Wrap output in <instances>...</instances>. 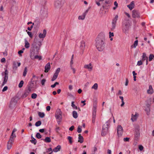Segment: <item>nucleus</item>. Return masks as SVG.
<instances>
[{
	"label": "nucleus",
	"mask_w": 154,
	"mask_h": 154,
	"mask_svg": "<svg viewBox=\"0 0 154 154\" xmlns=\"http://www.w3.org/2000/svg\"><path fill=\"white\" fill-rule=\"evenodd\" d=\"M105 35L103 32H101L96 38V46L97 49L100 51H103L105 47Z\"/></svg>",
	"instance_id": "nucleus-1"
},
{
	"label": "nucleus",
	"mask_w": 154,
	"mask_h": 154,
	"mask_svg": "<svg viewBox=\"0 0 154 154\" xmlns=\"http://www.w3.org/2000/svg\"><path fill=\"white\" fill-rule=\"evenodd\" d=\"M110 122L108 121L106 122V124L103 125L101 135L104 136L107 133L108 129L109 127Z\"/></svg>",
	"instance_id": "nucleus-2"
},
{
	"label": "nucleus",
	"mask_w": 154,
	"mask_h": 154,
	"mask_svg": "<svg viewBox=\"0 0 154 154\" xmlns=\"http://www.w3.org/2000/svg\"><path fill=\"white\" fill-rule=\"evenodd\" d=\"M37 39L35 38L32 46L33 48H35L37 51H38L40 49L42 44L41 42L39 41L37 42Z\"/></svg>",
	"instance_id": "nucleus-3"
},
{
	"label": "nucleus",
	"mask_w": 154,
	"mask_h": 154,
	"mask_svg": "<svg viewBox=\"0 0 154 154\" xmlns=\"http://www.w3.org/2000/svg\"><path fill=\"white\" fill-rule=\"evenodd\" d=\"M130 26V23L128 21L124 22L123 24L122 30L123 32L125 34L128 33Z\"/></svg>",
	"instance_id": "nucleus-4"
},
{
	"label": "nucleus",
	"mask_w": 154,
	"mask_h": 154,
	"mask_svg": "<svg viewBox=\"0 0 154 154\" xmlns=\"http://www.w3.org/2000/svg\"><path fill=\"white\" fill-rule=\"evenodd\" d=\"M17 102V101L15 98H12L10 102L9 107L11 109L14 108L15 107Z\"/></svg>",
	"instance_id": "nucleus-5"
},
{
	"label": "nucleus",
	"mask_w": 154,
	"mask_h": 154,
	"mask_svg": "<svg viewBox=\"0 0 154 154\" xmlns=\"http://www.w3.org/2000/svg\"><path fill=\"white\" fill-rule=\"evenodd\" d=\"M118 15H116L115 16L114 18L112 19V22L111 29L113 30L115 29L116 26V22L118 20Z\"/></svg>",
	"instance_id": "nucleus-6"
},
{
	"label": "nucleus",
	"mask_w": 154,
	"mask_h": 154,
	"mask_svg": "<svg viewBox=\"0 0 154 154\" xmlns=\"http://www.w3.org/2000/svg\"><path fill=\"white\" fill-rule=\"evenodd\" d=\"M55 117L58 120H62V112L60 109H59L57 110L55 115Z\"/></svg>",
	"instance_id": "nucleus-7"
},
{
	"label": "nucleus",
	"mask_w": 154,
	"mask_h": 154,
	"mask_svg": "<svg viewBox=\"0 0 154 154\" xmlns=\"http://www.w3.org/2000/svg\"><path fill=\"white\" fill-rule=\"evenodd\" d=\"M132 14L133 17L134 18L140 17V13L138 11L133 10L132 11Z\"/></svg>",
	"instance_id": "nucleus-8"
},
{
	"label": "nucleus",
	"mask_w": 154,
	"mask_h": 154,
	"mask_svg": "<svg viewBox=\"0 0 154 154\" xmlns=\"http://www.w3.org/2000/svg\"><path fill=\"white\" fill-rule=\"evenodd\" d=\"M123 130L121 125H119L117 127V132L119 136H121L122 134Z\"/></svg>",
	"instance_id": "nucleus-9"
},
{
	"label": "nucleus",
	"mask_w": 154,
	"mask_h": 154,
	"mask_svg": "<svg viewBox=\"0 0 154 154\" xmlns=\"http://www.w3.org/2000/svg\"><path fill=\"white\" fill-rule=\"evenodd\" d=\"M54 6L57 8H60L61 6V3L60 0H55L54 2Z\"/></svg>",
	"instance_id": "nucleus-10"
},
{
	"label": "nucleus",
	"mask_w": 154,
	"mask_h": 154,
	"mask_svg": "<svg viewBox=\"0 0 154 154\" xmlns=\"http://www.w3.org/2000/svg\"><path fill=\"white\" fill-rule=\"evenodd\" d=\"M20 64V63H17L15 61L14 62L13 66V70L15 71L17 70V67L19 66Z\"/></svg>",
	"instance_id": "nucleus-11"
},
{
	"label": "nucleus",
	"mask_w": 154,
	"mask_h": 154,
	"mask_svg": "<svg viewBox=\"0 0 154 154\" xmlns=\"http://www.w3.org/2000/svg\"><path fill=\"white\" fill-rule=\"evenodd\" d=\"M8 71L7 69H6L5 70V73L4 75V80L5 82V80L8 81Z\"/></svg>",
	"instance_id": "nucleus-12"
},
{
	"label": "nucleus",
	"mask_w": 154,
	"mask_h": 154,
	"mask_svg": "<svg viewBox=\"0 0 154 154\" xmlns=\"http://www.w3.org/2000/svg\"><path fill=\"white\" fill-rule=\"evenodd\" d=\"M51 68L50 64V63H48L45 66V72H47L50 70Z\"/></svg>",
	"instance_id": "nucleus-13"
},
{
	"label": "nucleus",
	"mask_w": 154,
	"mask_h": 154,
	"mask_svg": "<svg viewBox=\"0 0 154 154\" xmlns=\"http://www.w3.org/2000/svg\"><path fill=\"white\" fill-rule=\"evenodd\" d=\"M46 34V30L44 29L43 31V33H40L39 35V37L40 38H43L45 37Z\"/></svg>",
	"instance_id": "nucleus-14"
},
{
	"label": "nucleus",
	"mask_w": 154,
	"mask_h": 154,
	"mask_svg": "<svg viewBox=\"0 0 154 154\" xmlns=\"http://www.w3.org/2000/svg\"><path fill=\"white\" fill-rule=\"evenodd\" d=\"M84 68L87 69L89 71H91L92 69V67L91 66V64L90 63L88 64H86L84 66Z\"/></svg>",
	"instance_id": "nucleus-15"
},
{
	"label": "nucleus",
	"mask_w": 154,
	"mask_h": 154,
	"mask_svg": "<svg viewBox=\"0 0 154 154\" xmlns=\"http://www.w3.org/2000/svg\"><path fill=\"white\" fill-rule=\"evenodd\" d=\"M81 45H80V48L83 51L84 50L85 46V42L84 40H82L80 42Z\"/></svg>",
	"instance_id": "nucleus-16"
},
{
	"label": "nucleus",
	"mask_w": 154,
	"mask_h": 154,
	"mask_svg": "<svg viewBox=\"0 0 154 154\" xmlns=\"http://www.w3.org/2000/svg\"><path fill=\"white\" fill-rule=\"evenodd\" d=\"M134 4L133 1L131 2L130 4L127 5V7L129 8L130 10H132L134 7Z\"/></svg>",
	"instance_id": "nucleus-17"
},
{
	"label": "nucleus",
	"mask_w": 154,
	"mask_h": 154,
	"mask_svg": "<svg viewBox=\"0 0 154 154\" xmlns=\"http://www.w3.org/2000/svg\"><path fill=\"white\" fill-rule=\"evenodd\" d=\"M79 140L78 142L80 143H82L84 141V139L83 137L82 136L81 134H79Z\"/></svg>",
	"instance_id": "nucleus-18"
},
{
	"label": "nucleus",
	"mask_w": 154,
	"mask_h": 154,
	"mask_svg": "<svg viewBox=\"0 0 154 154\" xmlns=\"http://www.w3.org/2000/svg\"><path fill=\"white\" fill-rule=\"evenodd\" d=\"M153 90L151 85H149V89L147 90V93L150 94H152L153 92Z\"/></svg>",
	"instance_id": "nucleus-19"
},
{
	"label": "nucleus",
	"mask_w": 154,
	"mask_h": 154,
	"mask_svg": "<svg viewBox=\"0 0 154 154\" xmlns=\"http://www.w3.org/2000/svg\"><path fill=\"white\" fill-rule=\"evenodd\" d=\"M61 148V146L60 145H58L56 147L53 149V151L54 152H57L60 151Z\"/></svg>",
	"instance_id": "nucleus-20"
},
{
	"label": "nucleus",
	"mask_w": 154,
	"mask_h": 154,
	"mask_svg": "<svg viewBox=\"0 0 154 154\" xmlns=\"http://www.w3.org/2000/svg\"><path fill=\"white\" fill-rule=\"evenodd\" d=\"M25 47L26 48H28L30 47V44L26 39H25Z\"/></svg>",
	"instance_id": "nucleus-21"
},
{
	"label": "nucleus",
	"mask_w": 154,
	"mask_h": 154,
	"mask_svg": "<svg viewBox=\"0 0 154 154\" xmlns=\"http://www.w3.org/2000/svg\"><path fill=\"white\" fill-rule=\"evenodd\" d=\"M29 92L28 91H26V90L24 92L22 96V97L23 98H24L27 96L29 94Z\"/></svg>",
	"instance_id": "nucleus-22"
},
{
	"label": "nucleus",
	"mask_w": 154,
	"mask_h": 154,
	"mask_svg": "<svg viewBox=\"0 0 154 154\" xmlns=\"http://www.w3.org/2000/svg\"><path fill=\"white\" fill-rule=\"evenodd\" d=\"M41 140H43L46 143H50L51 142V139L49 137H46L45 139H42Z\"/></svg>",
	"instance_id": "nucleus-23"
},
{
	"label": "nucleus",
	"mask_w": 154,
	"mask_h": 154,
	"mask_svg": "<svg viewBox=\"0 0 154 154\" xmlns=\"http://www.w3.org/2000/svg\"><path fill=\"white\" fill-rule=\"evenodd\" d=\"M140 134L139 131L136 132L134 135L135 139L137 140L140 137Z\"/></svg>",
	"instance_id": "nucleus-24"
},
{
	"label": "nucleus",
	"mask_w": 154,
	"mask_h": 154,
	"mask_svg": "<svg viewBox=\"0 0 154 154\" xmlns=\"http://www.w3.org/2000/svg\"><path fill=\"white\" fill-rule=\"evenodd\" d=\"M13 143V142L10 141V142H9V141H8L7 146V148L8 149H10L11 148Z\"/></svg>",
	"instance_id": "nucleus-25"
},
{
	"label": "nucleus",
	"mask_w": 154,
	"mask_h": 154,
	"mask_svg": "<svg viewBox=\"0 0 154 154\" xmlns=\"http://www.w3.org/2000/svg\"><path fill=\"white\" fill-rule=\"evenodd\" d=\"M13 134H11V136L10 137V139L9 140V142H10V141L13 142V139L15 137H16V136L15 134H14V136H13Z\"/></svg>",
	"instance_id": "nucleus-26"
},
{
	"label": "nucleus",
	"mask_w": 154,
	"mask_h": 154,
	"mask_svg": "<svg viewBox=\"0 0 154 154\" xmlns=\"http://www.w3.org/2000/svg\"><path fill=\"white\" fill-rule=\"evenodd\" d=\"M32 140H30L31 143H33L34 144H35L37 143V140L36 139L34 138L32 136L31 137Z\"/></svg>",
	"instance_id": "nucleus-27"
},
{
	"label": "nucleus",
	"mask_w": 154,
	"mask_h": 154,
	"mask_svg": "<svg viewBox=\"0 0 154 154\" xmlns=\"http://www.w3.org/2000/svg\"><path fill=\"white\" fill-rule=\"evenodd\" d=\"M72 116L74 118L76 119L78 117V114L77 112L75 111H73L72 112Z\"/></svg>",
	"instance_id": "nucleus-28"
},
{
	"label": "nucleus",
	"mask_w": 154,
	"mask_h": 154,
	"mask_svg": "<svg viewBox=\"0 0 154 154\" xmlns=\"http://www.w3.org/2000/svg\"><path fill=\"white\" fill-rule=\"evenodd\" d=\"M147 59H148V58L146 57V53H143L142 55V60L143 61H145Z\"/></svg>",
	"instance_id": "nucleus-29"
},
{
	"label": "nucleus",
	"mask_w": 154,
	"mask_h": 154,
	"mask_svg": "<svg viewBox=\"0 0 154 154\" xmlns=\"http://www.w3.org/2000/svg\"><path fill=\"white\" fill-rule=\"evenodd\" d=\"M85 14H83L82 15L79 16V17L78 19L79 20H83L85 19Z\"/></svg>",
	"instance_id": "nucleus-30"
},
{
	"label": "nucleus",
	"mask_w": 154,
	"mask_h": 154,
	"mask_svg": "<svg viewBox=\"0 0 154 154\" xmlns=\"http://www.w3.org/2000/svg\"><path fill=\"white\" fill-rule=\"evenodd\" d=\"M38 114L40 117L41 118H43L45 115V113L44 112H39L38 113Z\"/></svg>",
	"instance_id": "nucleus-31"
},
{
	"label": "nucleus",
	"mask_w": 154,
	"mask_h": 154,
	"mask_svg": "<svg viewBox=\"0 0 154 154\" xmlns=\"http://www.w3.org/2000/svg\"><path fill=\"white\" fill-rule=\"evenodd\" d=\"M137 115L136 114L134 115L133 114L132 115L131 119L132 121L134 122L136 120L137 118Z\"/></svg>",
	"instance_id": "nucleus-32"
},
{
	"label": "nucleus",
	"mask_w": 154,
	"mask_h": 154,
	"mask_svg": "<svg viewBox=\"0 0 154 154\" xmlns=\"http://www.w3.org/2000/svg\"><path fill=\"white\" fill-rule=\"evenodd\" d=\"M138 40H136L134 43V45H131V47L132 48H135L138 44Z\"/></svg>",
	"instance_id": "nucleus-33"
},
{
	"label": "nucleus",
	"mask_w": 154,
	"mask_h": 154,
	"mask_svg": "<svg viewBox=\"0 0 154 154\" xmlns=\"http://www.w3.org/2000/svg\"><path fill=\"white\" fill-rule=\"evenodd\" d=\"M74 101H72L71 103V106L72 107L73 109H77L78 107L77 106H75V105L74 104Z\"/></svg>",
	"instance_id": "nucleus-34"
},
{
	"label": "nucleus",
	"mask_w": 154,
	"mask_h": 154,
	"mask_svg": "<svg viewBox=\"0 0 154 154\" xmlns=\"http://www.w3.org/2000/svg\"><path fill=\"white\" fill-rule=\"evenodd\" d=\"M41 121H38L35 123V125L36 126L38 127L41 125Z\"/></svg>",
	"instance_id": "nucleus-35"
},
{
	"label": "nucleus",
	"mask_w": 154,
	"mask_h": 154,
	"mask_svg": "<svg viewBox=\"0 0 154 154\" xmlns=\"http://www.w3.org/2000/svg\"><path fill=\"white\" fill-rule=\"evenodd\" d=\"M98 88V85L97 83H95L94 85L92 86L91 88L92 89H94L95 90L97 89Z\"/></svg>",
	"instance_id": "nucleus-36"
},
{
	"label": "nucleus",
	"mask_w": 154,
	"mask_h": 154,
	"mask_svg": "<svg viewBox=\"0 0 154 154\" xmlns=\"http://www.w3.org/2000/svg\"><path fill=\"white\" fill-rule=\"evenodd\" d=\"M154 58V55L153 54H150L149 56V61H150L152 60Z\"/></svg>",
	"instance_id": "nucleus-37"
},
{
	"label": "nucleus",
	"mask_w": 154,
	"mask_h": 154,
	"mask_svg": "<svg viewBox=\"0 0 154 154\" xmlns=\"http://www.w3.org/2000/svg\"><path fill=\"white\" fill-rule=\"evenodd\" d=\"M82 128V126L79 125L78 126L77 131L78 133H80L81 132L82 130V128Z\"/></svg>",
	"instance_id": "nucleus-38"
},
{
	"label": "nucleus",
	"mask_w": 154,
	"mask_h": 154,
	"mask_svg": "<svg viewBox=\"0 0 154 154\" xmlns=\"http://www.w3.org/2000/svg\"><path fill=\"white\" fill-rule=\"evenodd\" d=\"M23 83H24L23 81V80L21 81L18 85L19 87V88H21V87H22L23 86Z\"/></svg>",
	"instance_id": "nucleus-39"
},
{
	"label": "nucleus",
	"mask_w": 154,
	"mask_h": 154,
	"mask_svg": "<svg viewBox=\"0 0 154 154\" xmlns=\"http://www.w3.org/2000/svg\"><path fill=\"white\" fill-rule=\"evenodd\" d=\"M27 72V67H25L24 68V72H23V76H25L26 75Z\"/></svg>",
	"instance_id": "nucleus-40"
},
{
	"label": "nucleus",
	"mask_w": 154,
	"mask_h": 154,
	"mask_svg": "<svg viewBox=\"0 0 154 154\" xmlns=\"http://www.w3.org/2000/svg\"><path fill=\"white\" fill-rule=\"evenodd\" d=\"M58 76V75H55V74H54L53 77L51 79V81H53L56 80V79L57 78V77Z\"/></svg>",
	"instance_id": "nucleus-41"
},
{
	"label": "nucleus",
	"mask_w": 154,
	"mask_h": 154,
	"mask_svg": "<svg viewBox=\"0 0 154 154\" xmlns=\"http://www.w3.org/2000/svg\"><path fill=\"white\" fill-rule=\"evenodd\" d=\"M34 58L36 59H38L39 60H41L42 59V57L41 56H39L38 55H35Z\"/></svg>",
	"instance_id": "nucleus-42"
},
{
	"label": "nucleus",
	"mask_w": 154,
	"mask_h": 154,
	"mask_svg": "<svg viewBox=\"0 0 154 154\" xmlns=\"http://www.w3.org/2000/svg\"><path fill=\"white\" fill-rule=\"evenodd\" d=\"M60 68H58L57 70L56 71V72L55 73H54V74L58 76V74L60 72Z\"/></svg>",
	"instance_id": "nucleus-43"
},
{
	"label": "nucleus",
	"mask_w": 154,
	"mask_h": 154,
	"mask_svg": "<svg viewBox=\"0 0 154 154\" xmlns=\"http://www.w3.org/2000/svg\"><path fill=\"white\" fill-rule=\"evenodd\" d=\"M36 137L38 139H40L42 138V136L39 133H37L36 135Z\"/></svg>",
	"instance_id": "nucleus-44"
},
{
	"label": "nucleus",
	"mask_w": 154,
	"mask_h": 154,
	"mask_svg": "<svg viewBox=\"0 0 154 154\" xmlns=\"http://www.w3.org/2000/svg\"><path fill=\"white\" fill-rule=\"evenodd\" d=\"M37 96V95L35 93H33L31 95V98L33 99H35Z\"/></svg>",
	"instance_id": "nucleus-45"
},
{
	"label": "nucleus",
	"mask_w": 154,
	"mask_h": 154,
	"mask_svg": "<svg viewBox=\"0 0 154 154\" xmlns=\"http://www.w3.org/2000/svg\"><path fill=\"white\" fill-rule=\"evenodd\" d=\"M67 139L68 140H69V143L70 144H71L72 143V137L70 136H69L68 137Z\"/></svg>",
	"instance_id": "nucleus-46"
},
{
	"label": "nucleus",
	"mask_w": 154,
	"mask_h": 154,
	"mask_svg": "<svg viewBox=\"0 0 154 154\" xmlns=\"http://www.w3.org/2000/svg\"><path fill=\"white\" fill-rule=\"evenodd\" d=\"M26 31L27 32V34L29 36V37L31 38H32V37L33 35L31 32L27 31V30H26Z\"/></svg>",
	"instance_id": "nucleus-47"
},
{
	"label": "nucleus",
	"mask_w": 154,
	"mask_h": 154,
	"mask_svg": "<svg viewBox=\"0 0 154 154\" xmlns=\"http://www.w3.org/2000/svg\"><path fill=\"white\" fill-rule=\"evenodd\" d=\"M32 88V87L31 85H29L28 86V89L27 90H26V91H28L30 93V92L31 91V88Z\"/></svg>",
	"instance_id": "nucleus-48"
},
{
	"label": "nucleus",
	"mask_w": 154,
	"mask_h": 154,
	"mask_svg": "<svg viewBox=\"0 0 154 154\" xmlns=\"http://www.w3.org/2000/svg\"><path fill=\"white\" fill-rule=\"evenodd\" d=\"M71 69L72 70L73 73L75 74V69L73 67L72 65H70Z\"/></svg>",
	"instance_id": "nucleus-49"
},
{
	"label": "nucleus",
	"mask_w": 154,
	"mask_h": 154,
	"mask_svg": "<svg viewBox=\"0 0 154 154\" xmlns=\"http://www.w3.org/2000/svg\"><path fill=\"white\" fill-rule=\"evenodd\" d=\"M96 111L93 110L92 117H96Z\"/></svg>",
	"instance_id": "nucleus-50"
},
{
	"label": "nucleus",
	"mask_w": 154,
	"mask_h": 154,
	"mask_svg": "<svg viewBox=\"0 0 154 154\" xmlns=\"http://www.w3.org/2000/svg\"><path fill=\"white\" fill-rule=\"evenodd\" d=\"M46 82V80L45 79H43L41 81V84L42 85H44L45 82Z\"/></svg>",
	"instance_id": "nucleus-51"
},
{
	"label": "nucleus",
	"mask_w": 154,
	"mask_h": 154,
	"mask_svg": "<svg viewBox=\"0 0 154 154\" xmlns=\"http://www.w3.org/2000/svg\"><path fill=\"white\" fill-rule=\"evenodd\" d=\"M97 150V148L94 146L93 148V150L92 151V153H95V152Z\"/></svg>",
	"instance_id": "nucleus-52"
},
{
	"label": "nucleus",
	"mask_w": 154,
	"mask_h": 154,
	"mask_svg": "<svg viewBox=\"0 0 154 154\" xmlns=\"http://www.w3.org/2000/svg\"><path fill=\"white\" fill-rule=\"evenodd\" d=\"M8 89V87L7 86H5V87H4V88H3V89L2 90V91L4 92V91H6V90H7Z\"/></svg>",
	"instance_id": "nucleus-53"
},
{
	"label": "nucleus",
	"mask_w": 154,
	"mask_h": 154,
	"mask_svg": "<svg viewBox=\"0 0 154 154\" xmlns=\"http://www.w3.org/2000/svg\"><path fill=\"white\" fill-rule=\"evenodd\" d=\"M143 64L141 60H140V61H139L137 62V65L138 66H140L141 65H142Z\"/></svg>",
	"instance_id": "nucleus-54"
},
{
	"label": "nucleus",
	"mask_w": 154,
	"mask_h": 154,
	"mask_svg": "<svg viewBox=\"0 0 154 154\" xmlns=\"http://www.w3.org/2000/svg\"><path fill=\"white\" fill-rule=\"evenodd\" d=\"M129 138L128 137H125L124 138V141L125 142H128L129 141Z\"/></svg>",
	"instance_id": "nucleus-55"
},
{
	"label": "nucleus",
	"mask_w": 154,
	"mask_h": 154,
	"mask_svg": "<svg viewBox=\"0 0 154 154\" xmlns=\"http://www.w3.org/2000/svg\"><path fill=\"white\" fill-rule=\"evenodd\" d=\"M60 130V127L58 126H56V128H55V131L57 133H58L59 130Z\"/></svg>",
	"instance_id": "nucleus-56"
},
{
	"label": "nucleus",
	"mask_w": 154,
	"mask_h": 154,
	"mask_svg": "<svg viewBox=\"0 0 154 154\" xmlns=\"http://www.w3.org/2000/svg\"><path fill=\"white\" fill-rule=\"evenodd\" d=\"M143 147L142 145H140L139 146V149L140 151H142L143 149Z\"/></svg>",
	"instance_id": "nucleus-57"
},
{
	"label": "nucleus",
	"mask_w": 154,
	"mask_h": 154,
	"mask_svg": "<svg viewBox=\"0 0 154 154\" xmlns=\"http://www.w3.org/2000/svg\"><path fill=\"white\" fill-rule=\"evenodd\" d=\"M114 36V33L113 32H109V37L111 38V36Z\"/></svg>",
	"instance_id": "nucleus-58"
},
{
	"label": "nucleus",
	"mask_w": 154,
	"mask_h": 154,
	"mask_svg": "<svg viewBox=\"0 0 154 154\" xmlns=\"http://www.w3.org/2000/svg\"><path fill=\"white\" fill-rule=\"evenodd\" d=\"M74 128V126L73 125L69 129V130L70 131H72Z\"/></svg>",
	"instance_id": "nucleus-59"
},
{
	"label": "nucleus",
	"mask_w": 154,
	"mask_h": 154,
	"mask_svg": "<svg viewBox=\"0 0 154 154\" xmlns=\"http://www.w3.org/2000/svg\"><path fill=\"white\" fill-rule=\"evenodd\" d=\"M90 8H88L85 11V12L83 13L84 14H85V15L86 16V14L88 13L89 10Z\"/></svg>",
	"instance_id": "nucleus-60"
},
{
	"label": "nucleus",
	"mask_w": 154,
	"mask_h": 154,
	"mask_svg": "<svg viewBox=\"0 0 154 154\" xmlns=\"http://www.w3.org/2000/svg\"><path fill=\"white\" fill-rule=\"evenodd\" d=\"M97 106L96 105H94L93 110L96 111Z\"/></svg>",
	"instance_id": "nucleus-61"
},
{
	"label": "nucleus",
	"mask_w": 154,
	"mask_h": 154,
	"mask_svg": "<svg viewBox=\"0 0 154 154\" xmlns=\"http://www.w3.org/2000/svg\"><path fill=\"white\" fill-rule=\"evenodd\" d=\"M128 79L127 78H126V82H125V85L126 86H127L128 85Z\"/></svg>",
	"instance_id": "nucleus-62"
},
{
	"label": "nucleus",
	"mask_w": 154,
	"mask_h": 154,
	"mask_svg": "<svg viewBox=\"0 0 154 154\" xmlns=\"http://www.w3.org/2000/svg\"><path fill=\"white\" fill-rule=\"evenodd\" d=\"M111 3V1L109 0L106 1L105 2V3L106 4H110Z\"/></svg>",
	"instance_id": "nucleus-63"
},
{
	"label": "nucleus",
	"mask_w": 154,
	"mask_h": 154,
	"mask_svg": "<svg viewBox=\"0 0 154 154\" xmlns=\"http://www.w3.org/2000/svg\"><path fill=\"white\" fill-rule=\"evenodd\" d=\"M23 51H22V50H20L19 51H18V54L20 55V56H21L22 55H21V54L23 53Z\"/></svg>",
	"instance_id": "nucleus-64"
}]
</instances>
